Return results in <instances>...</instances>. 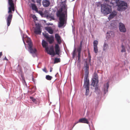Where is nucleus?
I'll return each instance as SVG.
<instances>
[{"mask_svg": "<svg viewBox=\"0 0 130 130\" xmlns=\"http://www.w3.org/2000/svg\"><path fill=\"white\" fill-rule=\"evenodd\" d=\"M2 55V52H0V58Z\"/></svg>", "mask_w": 130, "mask_h": 130, "instance_id": "4c0bfd02", "label": "nucleus"}, {"mask_svg": "<svg viewBox=\"0 0 130 130\" xmlns=\"http://www.w3.org/2000/svg\"><path fill=\"white\" fill-rule=\"evenodd\" d=\"M103 50L104 51H106L108 47V45L106 42H104L103 45Z\"/></svg>", "mask_w": 130, "mask_h": 130, "instance_id": "4be33fe9", "label": "nucleus"}, {"mask_svg": "<svg viewBox=\"0 0 130 130\" xmlns=\"http://www.w3.org/2000/svg\"><path fill=\"white\" fill-rule=\"evenodd\" d=\"M43 35L44 36V37L47 39L49 37V35L48 33H45L44 34L43 33Z\"/></svg>", "mask_w": 130, "mask_h": 130, "instance_id": "cd10ccee", "label": "nucleus"}, {"mask_svg": "<svg viewBox=\"0 0 130 130\" xmlns=\"http://www.w3.org/2000/svg\"><path fill=\"white\" fill-rule=\"evenodd\" d=\"M46 73L47 72V70L45 67H44L43 69H42Z\"/></svg>", "mask_w": 130, "mask_h": 130, "instance_id": "72a5a7b5", "label": "nucleus"}, {"mask_svg": "<svg viewBox=\"0 0 130 130\" xmlns=\"http://www.w3.org/2000/svg\"><path fill=\"white\" fill-rule=\"evenodd\" d=\"M82 42L81 41L80 43V46H81L82 47Z\"/></svg>", "mask_w": 130, "mask_h": 130, "instance_id": "58836bf2", "label": "nucleus"}, {"mask_svg": "<svg viewBox=\"0 0 130 130\" xmlns=\"http://www.w3.org/2000/svg\"><path fill=\"white\" fill-rule=\"evenodd\" d=\"M55 38L58 44H60L61 43L60 37L58 34H55Z\"/></svg>", "mask_w": 130, "mask_h": 130, "instance_id": "4468645a", "label": "nucleus"}, {"mask_svg": "<svg viewBox=\"0 0 130 130\" xmlns=\"http://www.w3.org/2000/svg\"><path fill=\"white\" fill-rule=\"evenodd\" d=\"M109 84L108 82L105 84L103 87V90L104 91V93L105 94L108 92V89L109 87Z\"/></svg>", "mask_w": 130, "mask_h": 130, "instance_id": "9b49d317", "label": "nucleus"}, {"mask_svg": "<svg viewBox=\"0 0 130 130\" xmlns=\"http://www.w3.org/2000/svg\"><path fill=\"white\" fill-rule=\"evenodd\" d=\"M101 6V12L104 15H107L111 13L112 11L111 7L106 3L102 4H99Z\"/></svg>", "mask_w": 130, "mask_h": 130, "instance_id": "39448f33", "label": "nucleus"}, {"mask_svg": "<svg viewBox=\"0 0 130 130\" xmlns=\"http://www.w3.org/2000/svg\"><path fill=\"white\" fill-rule=\"evenodd\" d=\"M47 53L50 55H53V56H55V53L54 50L53 46H51L50 48V50H48V48L47 50H46Z\"/></svg>", "mask_w": 130, "mask_h": 130, "instance_id": "1a4fd4ad", "label": "nucleus"}, {"mask_svg": "<svg viewBox=\"0 0 130 130\" xmlns=\"http://www.w3.org/2000/svg\"><path fill=\"white\" fill-rule=\"evenodd\" d=\"M52 71V69H51V70L50 71V72H51Z\"/></svg>", "mask_w": 130, "mask_h": 130, "instance_id": "c03bdc74", "label": "nucleus"}, {"mask_svg": "<svg viewBox=\"0 0 130 130\" xmlns=\"http://www.w3.org/2000/svg\"><path fill=\"white\" fill-rule=\"evenodd\" d=\"M42 45L43 47L45 48V50H47L48 48V43L44 40L42 41Z\"/></svg>", "mask_w": 130, "mask_h": 130, "instance_id": "f3484780", "label": "nucleus"}, {"mask_svg": "<svg viewBox=\"0 0 130 130\" xmlns=\"http://www.w3.org/2000/svg\"><path fill=\"white\" fill-rule=\"evenodd\" d=\"M47 41L50 44L53 43L54 41V37L53 36H51L49 37L47 39Z\"/></svg>", "mask_w": 130, "mask_h": 130, "instance_id": "6ab92c4d", "label": "nucleus"}, {"mask_svg": "<svg viewBox=\"0 0 130 130\" xmlns=\"http://www.w3.org/2000/svg\"><path fill=\"white\" fill-rule=\"evenodd\" d=\"M98 43V41L97 40H94L93 42L94 46H97Z\"/></svg>", "mask_w": 130, "mask_h": 130, "instance_id": "c85d7f7f", "label": "nucleus"}, {"mask_svg": "<svg viewBox=\"0 0 130 130\" xmlns=\"http://www.w3.org/2000/svg\"><path fill=\"white\" fill-rule=\"evenodd\" d=\"M80 56V53H78V60H79Z\"/></svg>", "mask_w": 130, "mask_h": 130, "instance_id": "2f4dec72", "label": "nucleus"}, {"mask_svg": "<svg viewBox=\"0 0 130 130\" xmlns=\"http://www.w3.org/2000/svg\"><path fill=\"white\" fill-rule=\"evenodd\" d=\"M26 42H28V48L29 50V52L30 53L32 54H36V53L37 50L35 48H32V44L30 42V39L29 38H28V40L26 41Z\"/></svg>", "mask_w": 130, "mask_h": 130, "instance_id": "0eeeda50", "label": "nucleus"}, {"mask_svg": "<svg viewBox=\"0 0 130 130\" xmlns=\"http://www.w3.org/2000/svg\"><path fill=\"white\" fill-rule=\"evenodd\" d=\"M117 14V13L115 11H113L111 12L110 14L109 17H108V19L109 20H110L113 18Z\"/></svg>", "mask_w": 130, "mask_h": 130, "instance_id": "dca6fc26", "label": "nucleus"}, {"mask_svg": "<svg viewBox=\"0 0 130 130\" xmlns=\"http://www.w3.org/2000/svg\"><path fill=\"white\" fill-rule=\"evenodd\" d=\"M119 29L120 31L125 32L126 31V29L124 24L120 22L119 24Z\"/></svg>", "mask_w": 130, "mask_h": 130, "instance_id": "6e6552de", "label": "nucleus"}, {"mask_svg": "<svg viewBox=\"0 0 130 130\" xmlns=\"http://www.w3.org/2000/svg\"><path fill=\"white\" fill-rule=\"evenodd\" d=\"M23 42L24 43H25V42H24V39L23 38Z\"/></svg>", "mask_w": 130, "mask_h": 130, "instance_id": "79ce46f5", "label": "nucleus"}, {"mask_svg": "<svg viewBox=\"0 0 130 130\" xmlns=\"http://www.w3.org/2000/svg\"><path fill=\"white\" fill-rule=\"evenodd\" d=\"M36 1L37 3L40 4L41 0H36Z\"/></svg>", "mask_w": 130, "mask_h": 130, "instance_id": "f704fd0d", "label": "nucleus"}, {"mask_svg": "<svg viewBox=\"0 0 130 130\" xmlns=\"http://www.w3.org/2000/svg\"><path fill=\"white\" fill-rule=\"evenodd\" d=\"M91 81L92 83L91 85L95 87V92L96 93L99 94L100 91L98 89V77L97 74L96 72L93 74Z\"/></svg>", "mask_w": 130, "mask_h": 130, "instance_id": "20e7f679", "label": "nucleus"}, {"mask_svg": "<svg viewBox=\"0 0 130 130\" xmlns=\"http://www.w3.org/2000/svg\"><path fill=\"white\" fill-rule=\"evenodd\" d=\"M104 1H108L109 0H103Z\"/></svg>", "mask_w": 130, "mask_h": 130, "instance_id": "a19ab883", "label": "nucleus"}, {"mask_svg": "<svg viewBox=\"0 0 130 130\" xmlns=\"http://www.w3.org/2000/svg\"><path fill=\"white\" fill-rule=\"evenodd\" d=\"M9 7L8 13L9 15L7 17L6 22L8 26H9L11 23L12 18V14L15 10L14 4L13 0H8Z\"/></svg>", "mask_w": 130, "mask_h": 130, "instance_id": "f03ea898", "label": "nucleus"}, {"mask_svg": "<svg viewBox=\"0 0 130 130\" xmlns=\"http://www.w3.org/2000/svg\"><path fill=\"white\" fill-rule=\"evenodd\" d=\"M47 18H51L52 19L54 20L55 18L54 16H52L50 14L47 15L46 16Z\"/></svg>", "mask_w": 130, "mask_h": 130, "instance_id": "5701e85b", "label": "nucleus"}, {"mask_svg": "<svg viewBox=\"0 0 130 130\" xmlns=\"http://www.w3.org/2000/svg\"><path fill=\"white\" fill-rule=\"evenodd\" d=\"M46 29L50 34H52L53 33V31L50 27H47Z\"/></svg>", "mask_w": 130, "mask_h": 130, "instance_id": "412c9836", "label": "nucleus"}, {"mask_svg": "<svg viewBox=\"0 0 130 130\" xmlns=\"http://www.w3.org/2000/svg\"><path fill=\"white\" fill-rule=\"evenodd\" d=\"M86 123L87 124L88 123V122L87 119L85 118H82L79 119L78 121L77 122L75 123L73 126H74L76 124L78 123Z\"/></svg>", "mask_w": 130, "mask_h": 130, "instance_id": "9d476101", "label": "nucleus"}, {"mask_svg": "<svg viewBox=\"0 0 130 130\" xmlns=\"http://www.w3.org/2000/svg\"><path fill=\"white\" fill-rule=\"evenodd\" d=\"M60 62V60L59 58H55L54 60V63H57Z\"/></svg>", "mask_w": 130, "mask_h": 130, "instance_id": "bb28decb", "label": "nucleus"}, {"mask_svg": "<svg viewBox=\"0 0 130 130\" xmlns=\"http://www.w3.org/2000/svg\"><path fill=\"white\" fill-rule=\"evenodd\" d=\"M94 51L95 53H97L98 52L97 46H94Z\"/></svg>", "mask_w": 130, "mask_h": 130, "instance_id": "a878e982", "label": "nucleus"}, {"mask_svg": "<svg viewBox=\"0 0 130 130\" xmlns=\"http://www.w3.org/2000/svg\"><path fill=\"white\" fill-rule=\"evenodd\" d=\"M46 79L48 80H50L52 78V77L49 75H46Z\"/></svg>", "mask_w": 130, "mask_h": 130, "instance_id": "b1692460", "label": "nucleus"}, {"mask_svg": "<svg viewBox=\"0 0 130 130\" xmlns=\"http://www.w3.org/2000/svg\"><path fill=\"white\" fill-rule=\"evenodd\" d=\"M56 15L59 17V22L58 26L59 27H62L65 22L66 17H67V7L64 5L58 10Z\"/></svg>", "mask_w": 130, "mask_h": 130, "instance_id": "f257e3e1", "label": "nucleus"}, {"mask_svg": "<svg viewBox=\"0 0 130 130\" xmlns=\"http://www.w3.org/2000/svg\"><path fill=\"white\" fill-rule=\"evenodd\" d=\"M50 4V2L49 0H43L42 1V4L44 7H48Z\"/></svg>", "mask_w": 130, "mask_h": 130, "instance_id": "f8f14e48", "label": "nucleus"}, {"mask_svg": "<svg viewBox=\"0 0 130 130\" xmlns=\"http://www.w3.org/2000/svg\"><path fill=\"white\" fill-rule=\"evenodd\" d=\"M56 54L59 55L60 53V48L59 45L57 44H56L55 46Z\"/></svg>", "mask_w": 130, "mask_h": 130, "instance_id": "ddd939ff", "label": "nucleus"}, {"mask_svg": "<svg viewBox=\"0 0 130 130\" xmlns=\"http://www.w3.org/2000/svg\"><path fill=\"white\" fill-rule=\"evenodd\" d=\"M34 17H35L36 18V17L35 16H34Z\"/></svg>", "mask_w": 130, "mask_h": 130, "instance_id": "a18cd8bd", "label": "nucleus"}, {"mask_svg": "<svg viewBox=\"0 0 130 130\" xmlns=\"http://www.w3.org/2000/svg\"><path fill=\"white\" fill-rule=\"evenodd\" d=\"M119 1V0H111L110 3L112 4L113 6L114 7L118 5Z\"/></svg>", "mask_w": 130, "mask_h": 130, "instance_id": "a211bd4d", "label": "nucleus"}, {"mask_svg": "<svg viewBox=\"0 0 130 130\" xmlns=\"http://www.w3.org/2000/svg\"><path fill=\"white\" fill-rule=\"evenodd\" d=\"M121 47L122 48V49L121 51V52L122 53L125 52L126 50L124 46L123 45H121Z\"/></svg>", "mask_w": 130, "mask_h": 130, "instance_id": "393cba45", "label": "nucleus"}, {"mask_svg": "<svg viewBox=\"0 0 130 130\" xmlns=\"http://www.w3.org/2000/svg\"><path fill=\"white\" fill-rule=\"evenodd\" d=\"M127 5V4L124 1H120L117 6L118 7V10L119 11L124 10L126 9V6Z\"/></svg>", "mask_w": 130, "mask_h": 130, "instance_id": "423d86ee", "label": "nucleus"}, {"mask_svg": "<svg viewBox=\"0 0 130 130\" xmlns=\"http://www.w3.org/2000/svg\"><path fill=\"white\" fill-rule=\"evenodd\" d=\"M98 6H99V5H98Z\"/></svg>", "mask_w": 130, "mask_h": 130, "instance_id": "49530a36", "label": "nucleus"}, {"mask_svg": "<svg viewBox=\"0 0 130 130\" xmlns=\"http://www.w3.org/2000/svg\"><path fill=\"white\" fill-rule=\"evenodd\" d=\"M88 57H89V51L88 50Z\"/></svg>", "mask_w": 130, "mask_h": 130, "instance_id": "ea45409f", "label": "nucleus"}, {"mask_svg": "<svg viewBox=\"0 0 130 130\" xmlns=\"http://www.w3.org/2000/svg\"><path fill=\"white\" fill-rule=\"evenodd\" d=\"M89 66L86 64L85 70V76L84 78V84L83 87L86 90L85 95H89Z\"/></svg>", "mask_w": 130, "mask_h": 130, "instance_id": "7ed1b4c3", "label": "nucleus"}, {"mask_svg": "<svg viewBox=\"0 0 130 130\" xmlns=\"http://www.w3.org/2000/svg\"><path fill=\"white\" fill-rule=\"evenodd\" d=\"M30 98L32 101L34 102H35L36 101V99L32 97H30Z\"/></svg>", "mask_w": 130, "mask_h": 130, "instance_id": "7c9ffc66", "label": "nucleus"}, {"mask_svg": "<svg viewBox=\"0 0 130 130\" xmlns=\"http://www.w3.org/2000/svg\"><path fill=\"white\" fill-rule=\"evenodd\" d=\"M3 60H8V59L7 58H6V56H5V58H4L3 59Z\"/></svg>", "mask_w": 130, "mask_h": 130, "instance_id": "e433bc0d", "label": "nucleus"}, {"mask_svg": "<svg viewBox=\"0 0 130 130\" xmlns=\"http://www.w3.org/2000/svg\"><path fill=\"white\" fill-rule=\"evenodd\" d=\"M82 47L81 46H79L77 48V51L78 53H81Z\"/></svg>", "mask_w": 130, "mask_h": 130, "instance_id": "c756f323", "label": "nucleus"}, {"mask_svg": "<svg viewBox=\"0 0 130 130\" xmlns=\"http://www.w3.org/2000/svg\"><path fill=\"white\" fill-rule=\"evenodd\" d=\"M75 51L74 50L72 54V56H73V58H74L75 57Z\"/></svg>", "mask_w": 130, "mask_h": 130, "instance_id": "473e14b6", "label": "nucleus"}, {"mask_svg": "<svg viewBox=\"0 0 130 130\" xmlns=\"http://www.w3.org/2000/svg\"><path fill=\"white\" fill-rule=\"evenodd\" d=\"M34 32L36 34H40L41 32V31L40 27H36L34 30Z\"/></svg>", "mask_w": 130, "mask_h": 130, "instance_id": "2eb2a0df", "label": "nucleus"}, {"mask_svg": "<svg viewBox=\"0 0 130 130\" xmlns=\"http://www.w3.org/2000/svg\"><path fill=\"white\" fill-rule=\"evenodd\" d=\"M31 8L32 10H35L36 12H38V9L36 5L33 3L31 4Z\"/></svg>", "mask_w": 130, "mask_h": 130, "instance_id": "aec40b11", "label": "nucleus"}, {"mask_svg": "<svg viewBox=\"0 0 130 130\" xmlns=\"http://www.w3.org/2000/svg\"><path fill=\"white\" fill-rule=\"evenodd\" d=\"M91 56H90V60H91Z\"/></svg>", "mask_w": 130, "mask_h": 130, "instance_id": "37998d69", "label": "nucleus"}, {"mask_svg": "<svg viewBox=\"0 0 130 130\" xmlns=\"http://www.w3.org/2000/svg\"><path fill=\"white\" fill-rule=\"evenodd\" d=\"M113 33V32H111V31H110V33H109L108 32H107V33H106V34H109V36H110V33Z\"/></svg>", "mask_w": 130, "mask_h": 130, "instance_id": "c9c22d12", "label": "nucleus"}]
</instances>
